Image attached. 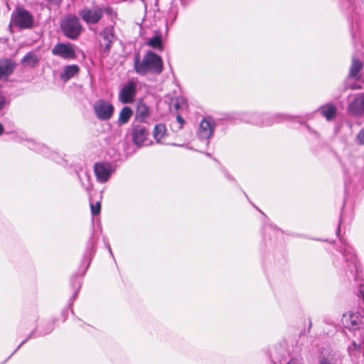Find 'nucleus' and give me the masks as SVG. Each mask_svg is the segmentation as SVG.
Here are the masks:
<instances>
[{"label":"nucleus","mask_w":364,"mask_h":364,"mask_svg":"<svg viewBox=\"0 0 364 364\" xmlns=\"http://www.w3.org/2000/svg\"><path fill=\"white\" fill-rule=\"evenodd\" d=\"M163 68L162 58L152 51L147 52L140 63L138 61V74L159 75L161 73Z\"/></svg>","instance_id":"nucleus-1"},{"label":"nucleus","mask_w":364,"mask_h":364,"mask_svg":"<svg viewBox=\"0 0 364 364\" xmlns=\"http://www.w3.org/2000/svg\"><path fill=\"white\" fill-rule=\"evenodd\" d=\"M105 13L112 19L117 16L116 12L112 8L101 6L85 7L79 11V15L87 24H97L102 19Z\"/></svg>","instance_id":"nucleus-2"},{"label":"nucleus","mask_w":364,"mask_h":364,"mask_svg":"<svg viewBox=\"0 0 364 364\" xmlns=\"http://www.w3.org/2000/svg\"><path fill=\"white\" fill-rule=\"evenodd\" d=\"M343 326L351 331L364 327V311H352L343 315Z\"/></svg>","instance_id":"nucleus-3"},{"label":"nucleus","mask_w":364,"mask_h":364,"mask_svg":"<svg viewBox=\"0 0 364 364\" xmlns=\"http://www.w3.org/2000/svg\"><path fill=\"white\" fill-rule=\"evenodd\" d=\"M63 33L70 39H76L80 34L82 26L76 16L66 17L61 23Z\"/></svg>","instance_id":"nucleus-4"},{"label":"nucleus","mask_w":364,"mask_h":364,"mask_svg":"<svg viewBox=\"0 0 364 364\" xmlns=\"http://www.w3.org/2000/svg\"><path fill=\"white\" fill-rule=\"evenodd\" d=\"M13 23L21 28H29L33 25V17L29 11L24 9L18 8L12 14Z\"/></svg>","instance_id":"nucleus-5"},{"label":"nucleus","mask_w":364,"mask_h":364,"mask_svg":"<svg viewBox=\"0 0 364 364\" xmlns=\"http://www.w3.org/2000/svg\"><path fill=\"white\" fill-rule=\"evenodd\" d=\"M93 109L97 118L102 121L109 120L114 113V106L109 102L102 99L94 103Z\"/></svg>","instance_id":"nucleus-6"},{"label":"nucleus","mask_w":364,"mask_h":364,"mask_svg":"<svg viewBox=\"0 0 364 364\" xmlns=\"http://www.w3.org/2000/svg\"><path fill=\"white\" fill-rule=\"evenodd\" d=\"M94 172L98 182L106 183L114 172V168L110 163L97 162L94 165Z\"/></svg>","instance_id":"nucleus-7"},{"label":"nucleus","mask_w":364,"mask_h":364,"mask_svg":"<svg viewBox=\"0 0 364 364\" xmlns=\"http://www.w3.org/2000/svg\"><path fill=\"white\" fill-rule=\"evenodd\" d=\"M53 55L65 60L75 59L76 57L75 46L71 43H58L51 50Z\"/></svg>","instance_id":"nucleus-8"},{"label":"nucleus","mask_w":364,"mask_h":364,"mask_svg":"<svg viewBox=\"0 0 364 364\" xmlns=\"http://www.w3.org/2000/svg\"><path fill=\"white\" fill-rule=\"evenodd\" d=\"M284 118V115L278 114L269 116L267 114H255L252 116L250 122L258 126H270L275 122H281Z\"/></svg>","instance_id":"nucleus-9"},{"label":"nucleus","mask_w":364,"mask_h":364,"mask_svg":"<svg viewBox=\"0 0 364 364\" xmlns=\"http://www.w3.org/2000/svg\"><path fill=\"white\" fill-rule=\"evenodd\" d=\"M136 84L133 81L124 85L119 93V100L121 102L129 103L133 101L135 95Z\"/></svg>","instance_id":"nucleus-10"},{"label":"nucleus","mask_w":364,"mask_h":364,"mask_svg":"<svg viewBox=\"0 0 364 364\" xmlns=\"http://www.w3.org/2000/svg\"><path fill=\"white\" fill-rule=\"evenodd\" d=\"M214 131V124L210 119H203L199 126L198 136L201 139H208Z\"/></svg>","instance_id":"nucleus-11"},{"label":"nucleus","mask_w":364,"mask_h":364,"mask_svg":"<svg viewBox=\"0 0 364 364\" xmlns=\"http://www.w3.org/2000/svg\"><path fill=\"white\" fill-rule=\"evenodd\" d=\"M344 256L346 258V262L348 263L347 275L356 279L360 269V264L358 262L356 256L353 253L350 252H349L348 255L345 254Z\"/></svg>","instance_id":"nucleus-12"},{"label":"nucleus","mask_w":364,"mask_h":364,"mask_svg":"<svg viewBox=\"0 0 364 364\" xmlns=\"http://www.w3.org/2000/svg\"><path fill=\"white\" fill-rule=\"evenodd\" d=\"M348 112L353 115L364 113V94H360L348 105Z\"/></svg>","instance_id":"nucleus-13"},{"label":"nucleus","mask_w":364,"mask_h":364,"mask_svg":"<svg viewBox=\"0 0 364 364\" xmlns=\"http://www.w3.org/2000/svg\"><path fill=\"white\" fill-rule=\"evenodd\" d=\"M154 120L149 107L142 101H138V122L149 124Z\"/></svg>","instance_id":"nucleus-14"},{"label":"nucleus","mask_w":364,"mask_h":364,"mask_svg":"<svg viewBox=\"0 0 364 364\" xmlns=\"http://www.w3.org/2000/svg\"><path fill=\"white\" fill-rule=\"evenodd\" d=\"M140 35L144 38L145 45H147L148 46L151 47L152 48L157 49L159 50H162L164 49L161 36L154 35L151 37H147L144 36L145 33L143 32H141Z\"/></svg>","instance_id":"nucleus-15"},{"label":"nucleus","mask_w":364,"mask_h":364,"mask_svg":"<svg viewBox=\"0 0 364 364\" xmlns=\"http://www.w3.org/2000/svg\"><path fill=\"white\" fill-rule=\"evenodd\" d=\"M15 68V64L11 60H0V79L7 77L11 75Z\"/></svg>","instance_id":"nucleus-16"},{"label":"nucleus","mask_w":364,"mask_h":364,"mask_svg":"<svg viewBox=\"0 0 364 364\" xmlns=\"http://www.w3.org/2000/svg\"><path fill=\"white\" fill-rule=\"evenodd\" d=\"M80 71V68L77 65H70L64 67L60 75V79L67 82L74 76L77 75Z\"/></svg>","instance_id":"nucleus-17"},{"label":"nucleus","mask_w":364,"mask_h":364,"mask_svg":"<svg viewBox=\"0 0 364 364\" xmlns=\"http://www.w3.org/2000/svg\"><path fill=\"white\" fill-rule=\"evenodd\" d=\"M152 144V139L145 127L138 126V147L146 146Z\"/></svg>","instance_id":"nucleus-18"},{"label":"nucleus","mask_w":364,"mask_h":364,"mask_svg":"<svg viewBox=\"0 0 364 364\" xmlns=\"http://www.w3.org/2000/svg\"><path fill=\"white\" fill-rule=\"evenodd\" d=\"M112 30V27L105 28L100 33V36L102 38V41L100 42V45L102 47L104 46L105 50H108L111 46V43L114 37Z\"/></svg>","instance_id":"nucleus-19"},{"label":"nucleus","mask_w":364,"mask_h":364,"mask_svg":"<svg viewBox=\"0 0 364 364\" xmlns=\"http://www.w3.org/2000/svg\"><path fill=\"white\" fill-rule=\"evenodd\" d=\"M40 58L35 52H28L21 59V63L25 67L33 68L39 62Z\"/></svg>","instance_id":"nucleus-20"},{"label":"nucleus","mask_w":364,"mask_h":364,"mask_svg":"<svg viewBox=\"0 0 364 364\" xmlns=\"http://www.w3.org/2000/svg\"><path fill=\"white\" fill-rule=\"evenodd\" d=\"M363 63L358 60L353 58L350 68L348 77L350 78H359V73L363 68Z\"/></svg>","instance_id":"nucleus-21"},{"label":"nucleus","mask_w":364,"mask_h":364,"mask_svg":"<svg viewBox=\"0 0 364 364\" xmlns=\"http://www.w3.org/2000/svg\"><path fill=\"white\" fill-rule=\"evenodd\" d=\"M166 132V128L163 124H158L155 126L153 136L157 143L163 144L162 139H164Z\"/></svg>","instance_id":"nucleus-22"},{"label":"nucleus","mask_w":364,"mask_h":364,"mask_svg":"<svg viewBox=\"0 0 364 364\" xmlns=\"http://www.w3.org/2000/svg\"><path fill=\"white\" fill-rule=\"evenodd\" d=\"M321 114L326 117L327 120L332 119L336 113V108L333 105H326L320 108Z\"/></svg>","instance_id":"nucleus-23"},{"label":"nucleus","mask_w":364,"mask_h":364,"mask_svg":"<svg viewBox=\"0 0 364 364\" xmlns=\"http://www.w3.org/2000/svg\"><path fill=\"white\" fill-rule=\"evenodd\" d=\"M94 252H95V242L93 240H90L88 242V247L85 252V254L84 256V259H83V262L85 264V269L88 268V267L90 264L91 259H92V257L94 255Z\"/></svg>","instance_id":"nucleus-24"},{"label":"nucleus","mask_w":364,"mask_h":364,"mask_svg":"<svg viewBox=\"0 0 364 364\" xmlns=\"http://www.w3.org/2000/svg\"><path fill=\"white\" fill-rule=\"evenodd\" d=\"M319 364H335L333 355L330 353H321Z\"/></svg>","instance_id":"nucleus-25"},{"label":"nucleus","mask_w":364,"mask_h":364,"mask_svg":"<svg viewBox=\"0 0 364 364\" xmlns=\"http://www.w3.org/2000/svg\"><path fill=\"white\" fill-rule=\"evenodd\" d=\"M132 113L120 112L118 119L119 123L121 124L127 123L130 119Z\"/></svg>","instance_id":"nucleus-26"},{"label":"nucleus","mask_w":364,"mask_h":364,"mask_svg":"<svg viewBox=\"0 0 364 364\" xmlns=\"http://www.w3.org/2000/svg\"><path fill=\"white\" fill-rule=\"evenodd\" d=\"M90 208H91L92 214L93 215H98L100 212V208H101L100 203L97 202L95 204L91 203Z\"/></svg>","instance_id":"nucleus-27"},{"label":"nucleus","mask_w":364,"mask_h":364,"mask_svg":"<svg viewBox=\"0 0 364 364\" xmlns=\"http://www.w3.org/2000/svg\"><path fill=\"white\" fill-rule=\"evenodd\" d=\"M356 142L360 145H364V128L362 129L356 136Z\"/></svg>","instance_id":"nucleus-28"},{"label":"nucleus","mask_w":364,"mask_h":364,"mask_svg":"<svg viewBox=\"0 0 364 364\" xmlns=\"http://www.w3.org/2000/svg\"><path fill=\"white\" fill-rule=\"evenodd\" d=\"M180 107V103L178 99L176 100H171L170 102V111L173 112V109H175V111H178Z\"/></svg>","instance_id":"nucleus-29"},{"label":"nucleus","mask_w":364,"mask_h":364,"mask_svg":"<svg viewBox=\"0 0 364 364\" xmlns=\"http://www.w3.org/2000/svg\"><path fill=\"white\" fill-rule=\"evenodd\" d=\"M6 105V98L0 92V110L4 109Z\"/></svg>","instance_id":"nucleus-30"},{"label":"nucleus","mask_w":364,"mask_h":364,"mask_svg":"<svg viewBox=\"0 0 364 364\" xmlns=\"http://www.w3.org/2000/svg\"><path fill=\"white\" fill-rule=\"evenodd\" d=\"M358 292L361 295L364 301V284H360L358 287Z\"/></svg>","instance_id":"nucleus-31"},{"label":"nucleus","mask_w":364,"mask_h":364,"mask_svg":"<svg viewBox=\"0 0 364 364\" xmlns=\"http://www.w3.org/2000/svg\"><path fill=\"white\" fill-rule=\"evenodd\" d=\"M176 120H177V122H178L179 123V124H180L179 128H181V127H182V125H183V124L184 123V120H183V119L182 118V117H181V116H180V115H178H178L176 116Z\"/></svg>","instance_id":"nucleus-32"},{"label":"nucleus","mask_w":364,"mask_h":364,"mask_svg":"<svg viewBox=\"0 0 364 364\" xmlns=\"http://www.w3.org/2000/svg\"><path fill=\"white\" fill-rule=\"evenodd\" d=\"M287 364H301L300 360L297 358H292L291 359Z\"/></svg>","instance_id":"nucleus-33"},{"label":"nucleus","mask_w":364,"mask_h":364,"mask_svg":"<svg viewBox=\"0 0 364 364\" xmlns=\"http://www.w3.org/2000/svg\"><path fill=\"white\" fill-rule=\"evenodd\" d=\"M132 141L134 144H136V130H135L134 129L132 130Z\"/></svg>","instance_id":"nucleus-34"},{"label":"nucleus","mask_w":364,"mask_h":364,"mask_svg":"<svg viewBox=\"0 0 364 364\" xmlns=\"http://www.w3.org/2000/svg\"><path fill=\"white\" fill-rule=\"evenodd\" d=\"M121 112H127V113H132V111L131 109V108H129V107H124L122 108V109L121 110Z\"/></svg>","instance_id":"nucleus-35"},{"label":"nucleus","mask_w":364,"mask_h":364,"mask_svg":"<svg viewBox=\"0 0 364 364\" xmlns=\"http://www.w3.org/2000/svg\"><path fill=\"white\" fill-rule=\"evenodd\" d=\"M350 88L353 89V90L360 89L361 86L360 85H357L354 84V85L350 86Z\"/></svg>","instance_id":"nucleus-36"},{"label":"nucleus","mask_w":364,"mask_h":364,"mask_svg":"<svg viewBox=\"0 0 364 364\" xmlns=\"http://www.w3.org/2000/svg\"><path fill=\"white\" fill-rule=\"evenodd\" d=\"M50 3H53L54 4L58 5L61 0H49Z\"/></svg>","instance_id":"nucleus-37"},{"label":"nucleus","mask_w":364,"mask_h":364,"mask_svg":"<svg viewBox=\"0 0 364 364\" xmlns=\"http://www.w3.org/2000/svg\"><path fill=\"white\" fill-rule=\"evenodd\" d=\"M134 67L136 69V55L134 58Z\"/></svg>","instance_id":"nucleus-38"},{"label":"nucleus","mask_w":364,"mask_h":364,"mask_svg":"<svg viewBox=\"0 0 364 364\" xmlns=\"http://www.w3.org/2000/svg\"><path fill=\"white\" fill-rule=\"evenodd\" d=\"M4 132V127L0 123V135Z\"/></svg>","instance_id":"nucleus-39"},{"label":"nucleus","mask_w":364,"mask_h":364,"mask_svg":"<svg viewBox=\"0 0 364 364\" xmlns=\"http://www.w3.org/2000/svg\"><path fill=\"white\" fill-rule=\"evenodd\" d=\"M108 249H109V251L110 254H111V255H112V251H111V248H110V247H109V246L108 247Z\"/></svg>","instance_id":"nucleus-40"}]
</instances>
